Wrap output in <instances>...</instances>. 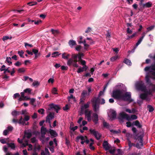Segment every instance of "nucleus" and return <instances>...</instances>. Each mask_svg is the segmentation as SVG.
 Wrapping results in <instances>:
<instances>
[{"instance_id":"nucleus-32","label":"nucleus","mask_w":155,"mask_h":155,"mask_svg":"<svg viewBox=\"0 0 155 155\" xmlns=\"http://www.w3.org/2000/svg\"><path fill=\"white\" fill-rule=\"evenodd\" d=\"M124 62L128 65H131V61L127 59H124Z\"/></svg>"},{"instance_id":"nucleus-30","label":"nucleus","mask_w":155,"mask_h":155,"mask_svg":"<svg viewBox=\"0 0 155 155\" xmlns=\"http://www.w3.org/2000/svg\"><path fill=\"white\" fill-rule=\"evenodd\" d=\"M70 55L69 54L64 53L62 54V58L65 59H68Z\"/></svg>"},{"instance_id":"nucleus-50","label":"nucleus","mask_w":155,"mask_h":155,"mask_svg":"<svg viewBox=\"0 0 155 155\" xmlns=\"http://www.w3.org/2000/svg\"><path fill=\"white\" fill-rule=\"evenodd\" d=\"M54 81V79L53 78H49L48 80V83H51V84H53Z\"/></svg>"},{"instance_id":"nucleus-47","label":"nucleus","mask_w":155,"mask_h":155,"mask_svg":"<svg viewBox=\"0 0 155 155\" xmlns=\"http://www.w3.org/2000/svg\"><path fill=\"white\" fill-rule=\"evenodd\" d=\"M32 90L30 88H27L24 90V92L25 93L30 94L31 93Z\"/></svg>"},{"instance_id":"nucleus-18","label":"nucleus","mask_w":155,"mask_h":155,"mask_svg":"<svg viewBox=\"0 0 155 155\" xmlns=\"http://www.w3.org/2000/svg\"><path fill=\"white\" fill-rule=\"evenodd\" d=\"M143 136H141L140 137V141L139 143H137L136 145V147L140 149L143 146Z\"/></svg>"},{"instance_id":"nucleus-8","label":"nucleus","mask_w":155,"mask_h":155,"mask_svg":"<svg viewBox=\"0 0 155 155\" xmlns=\"http://www.w3.org/2000/svg\"><path fill=\"white\" fill-rule=\"evenodd\" d=\"M79 140H81V143L82 144H83L85 142H86L87 143H88L89 142V140L87 139V137L86 136L77 137V141H78Z\"/></svg>"},{"instance_id":"nucleus-28","label":"nucleus","mask_w":155,"mask_h":155,"mask_svg":"<svg viewBox=\"0 0 155 155\" xmlns=\"http://www.w3.org/2000/svg\"><path fill=\"white\" fill-rule=\"evenodd\" d=\"M41 155H49V153L48 149L45 148V151L43 150L42 151Z\"/></svg>"},{"instance_id":"nucleus-19","label":"nucleus","mask_w":155,"mask_h":155,"mask_svg":"<svg viewBox=\"0 0 155 155\" xmlns=\"http://www.w3.org/2000/svg\"><path fill=\"white\" fill-rule=\"evenodd\" d=\"M90 104V102H88L87 104H84L81 106V111L82 113L84 111H85L87 110L86 109L89 107Z\"/></svg>"},{"instance_id":"nucleus-16","label":"nucleus","mask_w":155,"mask_h":155,"mask_svg":"<svg viewBox=\"0 0 155 155\" xmlns=\"http://www.w3.org/2000/svg\"><path fill=\"white\" fill-rule=\"evenodd\" d=\"M103 148L106 150H109L111 147L108 143L107 142L106 140L104 141L103 144Z\"/></svg>"},{"instance_id":"nucleus-62","label":"nucleus","mask_w":155,"mask_h":155,"mask_svg":"<svg viewBox=\"0 0 155 155\" xmlns=\"http://www.w3.org/2000/svg\"><path fill=\"white\" fill-rule=\"evenodd\" d=\"M6 139H0V142L3 144L5 143H6Z\"/></svg>"},{"instance_id":"nucleus-52","label":"nucleus","mask_w":155,"mask_h":155,"mask_svg":"<svg viewBox=\"0 0 155 155\" xmlns=\"http://www.w3.org/2000/svg\"><path fill=\"white\" fill-rule=\"evenodd\" d=\"M91 28L90 27H88L87 28V29L85 30V32L86 33H88L91 32Z\"/></svg>"},{"instance_id":"nucleus-33","label":"nucleus","mask_w":155,"mask_h":155,"mask_svg":"<svg viewBox=\"0 0 155 155\" xmlns=\"http://www.w3.org/2000/svg\"><path fill=\"white\" fill-rule=\"evenodd\" d=\"M134 125L137 127L139 128H141L142 127V125L139 123L138 120H136L134 123Z\"/></svg>"},{"instance_id":"nucleus-2","label":"nucleus","mask_w":155,"mask_h":155,"mask_svg":"<svg viewBox=\"0 0 155 155\" xmlns=\"http://www.w3.org/2000/svg\"><path fill=\"white\" fill-rule=\"evenodd\" d=\"M135 87L137 90H141L144 92V94L140 95V98L143 99L148 100V98L151 94L152 91H148L146 90L145 87L144 85V83L142 81L137 82L135 84Z\"/></svg>"},{"instance_id":"nucleus-60","label":"nucleus","mask_w":155,"mask_h":155,"mask_svg":"<svg viewBox=\"0 0 155 155\" xmlns=\"http://www.w3.org/2000/svg\"><path fill=\"white\" fill-rule=\"evenodd\" d=\"M57 90L56 88L54 87L52 91V93L54 94H57V93H56V92L57 91Z\"/></svg>"},{"instance_id":"nucleus-6","label":"nucleus","mask_w":155,"mask_h":155,"mask_svg":"<svg viewBox=\"0 0 155 155\" xmlns=\"http://www.w3.org/2000/svg\"><path fill=\"white\" fill-rule=\"evenodd\" d=\"M108 115L109 119L111 120H113L116 118V114L115 110L110 109L108 112Z\"/></svg>"},{"instance_id":"nucleus-17","label":"nucleus","mask_w":155,"mask_h":155,"mask_svg":"<svg viewBox=\"0 0 155 155\" xmlns=\"http://www.w3.org/2000/svg\"><path fill=\"white\" fill-rule=\"evenodd\" d=\"M152 5V3L151 2H149L145 4H143L142 3V4H141L140 5H141V8H150L151 7Z\"/></svg>"},{"instance_id":"nucleus-10","label":"nucleus","mask_w":155,"mask_h":155,"mask_svg":"<svg viewBox=\"0 0 155 155\" xmlns=\"http://www.w3.org/2000/svg\"><path fill=\"white\" fill-rule=\"evenodd\" d=\"M29 119V117L28 116H25V118L24 119L22 117H21L19 120L18 124H21L23 125H27L28 124V123H27L25 122V121H28Z\"/></svg>"},{"instance_id":"nucleus-11","label":"nucleus","mask_w":155,"mask_h":155,"mask_svg":"<svg viewBox=\"0 0 155 155\" xmlns=\"http://www.w3.org/2000/svg\"><path fill=\"white\" fill-rule=\"evenodd\" d=\"M31 136V134L30 133L25 132L24 136L23 139L22 140H20L19 138L18 139V142L20 143H22L24 141L26 140H25L26 138L28 139Z\"/></svg>"},{"instance_id":"nucleus-21","label":"nucleus","mask_w":155,"mask_h":155,"mask_svg":"<svg viewBox=\"0 0 155 155\" xmlns=\"http://www.w3.org/2000/svg\"><path fill=\"white\" fill-rule=\"evenodd\" d=\"M91 111L88 110H86L85 111V114L87 118V120L88 121H90L91 120Z\"/></svg>"},{"instance_id":"nucleus-40","label":"nucleus","mask_w":155,"mask_h":155,"mask_svg":"<svg viewBox=\"0 0 155 155\" xmlns=\"http://www.w3.org/2000/svg\"><path fill=\"white\" fill-rule=\"evenodd\" d=\"M72 124H73L72 123H71V126H70V128L71 130H72L73 131H74L78 128V127L77 126H75L74 127H72L71 125Z\"/></svg>"},{"instance_id":"nucleus-51","label":"nucleus","mask_w":155,"mask_h":155,"mask_svg":"<svg viewBox=\"0 0 155 155\" xmlns=\"http://www.w3.org/2000/svg\"><path fill=\"white\" fill-rule=\"evenodd\" d=\"M18 53L20 56L21 58H24L23 55L24 53V52L23 51H18Z\"/></svg>"},{"instance_id":"nucleus-3","label":"nucleus","mask_w":155,"mask_h":155,"mask_svg":"<svg viewBox=\"0 0 155 155\" xmlns=\"http://www.w3.org/2000/svg\"><path fill=\"white\" fill-rule=\"evenodd\" d=\"M84 56L83 53L78 54H72L71 55L72 58L69 59L67 62V64L69 66L72 65L74 67L77 68L78 65L77 62L78 61L77 58L78 59H81V57Z\"/></svg>"},{"instance_id":"nucleus-15","label":"nucleus","mask_w":155,"mask_h":155,"mask_svg":"<svg viewBox=\"0 0 155 155\" xmlns=\"http://www.w3.org/2000/svg\"><path fill=\"white\" fill-rule=\"evenodd\" d=\"M49 106L51 108L54 109L57 113H58V110L60 109V107L58 105H55L53 104H50Z\"/></svg>"},{"instance_id":"nucleus-29","label":"nucleus","mask_w":155,"mask_h":155,"mask_svg":"<svg viewBox=\"0 0 155 155\" xmlns=\"http://www.w3.org/2000/svg\"><path fill=\"white\" fill-rule=\"evenodd\" d=\"M49 133L53 137H55L57 136V133L53 130L50 129L49 130Z\"/></svg>"},{"instance_id":"nucleus-48","label":"nucleus","mask_w":155,"mask_h":155,"mask_svg":"<svg viewBox=\"0 0 155 155\" xmlns=\"http://www.w3.org/2000/svg\"><path fill=\"white\" fill-rule=\"evenodd\" d=\"M79 40L78 41V43L81 44L84 42V41H82L83 37L82 36H80L78 37Z\"/></svg>"},{"instance_id":"nucleus-13","label":"nucleus","mask_w":155,"mask_h":155,"mask_svg":"<svg viewBox=\"0 0 155 155\" xmlns=\"http://www.w3.org/2000/svg\"><path fill=\"white\" fill-rule=\"evenodd\" d=\"M54 117V114L50 113L47 117L46 120V122H48L50 124V127H51V124L50 120Z\"/></svg>"},{"instance_id":"nucleus-20","label":"nucleus","mask_w":155,"mask_h":155,"mask_svg":"<svg viewBox=\"0 0 155 155\" xmlns=\"http://www.w3.org/2000/svg\"><path fill=\"white\" fill-rule=\"evenodd\" d=\"M3 150L4 152L6 153V155H13L11 153L7 152L8 148L5 146L3 147ZM13 155H19V153L17 152Z\"/></svg>"},{"instance_id":"nucleus-49","label":"nucleus","mask_w":155,"mask_h":155,"mask_svg":"<svg viewBox=\"0 0 155 155\" xmlns=\"http://www.w3.org/2000/svg\"><path fill=\"white\" fill-rule=\"evenodd\" d=\"M127 33L128 34H131L132 33V31L131 28H127Z\"/></svg>"},{"instance_id":"nucleus-58","label":"nucleus","mask_w":155,"mask_h":155,"mask_svg":"<svg viewBox=\"0 0 155 155\" xmlns=\"http://www.w3.org/2000/svg\"><path fill=\"white\" fill-rule=\"evenodd\" d=\"M68 68L67 66H62L61 67V69L62 70H67Z\"/></svg>"},{"instance_id":"nucleus-36","label":"nucleus","mask_w":155,"mask_h":155,"mask_svg":"<svg viewBox=\"0 0 155 155\" xmlns=\"http://www.w3.org/2000/svg\"><path fill=\"white\" fill-rule=\"evenodd\" d=\"M83 43L84 44V49L85 50H87L88 48L89 45L86 43V41L85 40H84V42Z\"/></svg>"},{"instance_id":"nucleus-46","label":"nucleus","mask_w":155,"mask_h":155,"mask_svg":"<svg viewBox=\"0 0 155 155\" xmlns=\"http://www.w3.org/2000/svg\"><path fill=\"white\" fill-rule=\"evenodd\" d=\"M147 108L148 109L149 111L150 112H152L154 110L153 107L150 105H148L147 106Z\"/></svg>"},{"instance_id":"nucleus-7","label":"nucleus","mask_w":155,"mask_h":155,"mask_svg":"<svg viewBox=\"0 0 155 155\" xmlns=\"http://www.w3.org/2000/svg\"><path fill=\"white\" fill-rule=\"evenodd\" d=\"M98 98L94 99L93 101V105L94 110L95 112H97L99 110V105L98 104Z\"/></svg>"},{"instance_id":"nucleus-34","label":"nucleus","mask_w":155,"mask_h":155,"mask_svg":"<svg viewBox=\"0 0 155 155\" xmlns=\"http://www.w3.org/2000/svg\"><path fill=\"white\" fill-rule=\"evenodd\" d=\"M7 145L8 147H11L12 149H15V146L14 143H8Z\"/></svg>"},{"instance_id":"nucleus-35","label":"nucleus","mask_w":155,"mask_h":155,"mask_svg":"<svg viewBox=\"0 0 155 155\" xmlns=\"http://www.w3.org/2000/svg\"><path fill=\"white\" fill-rule=\"evenodd\" d=\"M106 35V36L107 40L108 41L110 40V38L111 37V33L109 31H107Z\"/></svg>"},{"instance_id":"nucleus-57","label":"nucleus","mask_w":155,"mask_h":155,"mask_svg":"<svg viewBox=\"0 0 155 155\" xmlns=\"http://www.w3.org/2000/svg\"><path fill=\"white\" fill-rule=\"evenodd\" d=\"M69 105L68 104H66L65 107H63V109L64 110H67L69 109Z\"/></svg>"},{"instance_id":"nucleus-54","label":"nucleus","mask_w":155,"mask_h":155,"mask_svg":"<svg viewBox=\"0 0 155 155\" xmlns=\"http://www.w3.org/2000/svg\"><path fill=\"white\" fill-rule=\"evenodd\" d=\"M44 110L41 108L40 109H39L38 110V112L39 113H40L41 114H42L44 113Z\"/></svg>"},{"instance_id":"nucleus-41","label":"nucleus","mask_w":155,"mask_h":155,"mask_svg":"<svg viewBox=\"0 0 155 155\" xmlns=\"http://www.w3.org/2000/svg\"><path fill=\"white\" fill-rule=\"evenodd\" d=\"M39 82L37 81H35L32 83V85L34 87H37L39 85Z\"/></svg>"},{"instance_id":"nucleus-5","label":"nucleus","mask_w":155,"mask_h":155,"mask_svg":"<svg viewBox=\"0 0 155 155\" xmlns=\"http://www.w3.org/2000/svg\"><path fill=\"white\" fill-rule=\"evenodd\" d=\"M155 58V56H154ZM145 71H149V74H147L146 76V80L147 82L149 83V76L148 74H152L151 76L150 77L154 79H155V66L152 65L150 67H146L144 69Z\"/></svg>"},{"instance_id":"nucleus-24","label":"nucleus","mask_w":155,"mask_h":155,"mask_svg":"<svg viewBox=\"0 0 155 155\" xmlns=\"http://www.w3.org/2000/svg\"><path fill=\"white\" fill-rule=\"evenodd\" d=\"M93 120L94 122L96 124L98 120V115L96 114H94L93 115Z\"/></svg>"},{"instance_id":"nucleus-37","label":"nucleus","mask_w":155,"mask_h":155,"mask_svg":"<svg viewBox=\"0 0 155 155\" xmlns=\"http://www.w3.org/2000/svg\"><path fill=\"white\" fill-rule=\"evenodd\" d=\"M11 61V58L10 57H7L6 58V62L9 65H10L12 64V62Z\"/></svg>"},{"instance_id":"nucleus-64","label":"nucleus","mask_w":155,"mask_h":155,"mask_svg":"<svg viewBox=\"0 0 155 155\" xmlns=\"http://www.w3.org/2000/svg\"><path fill=\"white\" fill-rule=\"evenodd\" d=\"M81 46L80 45H77L75 48V49L77 51H79L81 49Z\"/></svg>"},{"instance_id":"nucleus-27","label":"nucleus","mask_w":155,"mask_h":155,"mask_svg":"<svg viewBox=\"0 0 155 155\" xmlns=\"http://www.w3.org/2000/svg\"><path fill=\"white\" fill-rule=\"evenodd\" d=\"M119 56L117 55L111 57L110 59V60L111 61L114 62L119 59Z\"/></svg>"},{"instance_id":"nucleus-59","label":"nucleus","mask_w":155,"mask_h":155,"mask_svg":"<svg viewBox=\"0 0 155 155\" xmlns=\"http://www.w3.org/2000/svg\"><path fill=\"white\" fill-rule=\"evenodd\" d=\"M33 150L34 152L32 153V155H38V153L36 152V147H34Z\"/></svg>"},{"instance_id":"nucleus-39","label":"nucleus","mask_w":155,"mask_h":155,"mask_svg":"<svg viewBox=\"0 0 155 155\" xmlns=\"http://www.w3.org/2000/svg\"><path fill=\"white\" fill-rule=\"evenodd\" d=\"M78 61L80 62L81 64L83 66H86V62L84 60H82L81 59H78Z\"/></svg>"},{"instance_id":"nucleus-43","label":"nucleus","mask_w":155,"mask_h":155,"mask_svg":"<svg viewBox=\"0 0 155 155\" xmlns=\"http://www.w3.org/2000/svg\"><path fill=\"white\" fill-rule=\"evenodd\" d=\"M68 98L69 101H70V100L71 99H72L74 101H76L75 97H74L72 94H70V96L68 97Z\"/></svg>"},{"instance_id":"nucleus-23","label":"nucleus","mask_w":155,"mask_h":155,"mask_svg":"<svg viewBox=\"0 0 155 155\" xmlns=\"http://www.w3.org/2000/svg\"><path fill=\"white\" fill-rule=\"evenodd\" d=\"M124 110L127 112L129 113H134L135 112V110L134 108H132L131 110L129 109L124 108Z\"/></svg>"},{"instance_id":"nucleus-1","label":"nucleus","mask_w":155,"mask_h":155,"mask_svg":"<svg viewBox=\"0 0 155 155\" xmlns=\"http://www.w3.org/2000/svg\"><path fill=\"white\" fill-rule=\"evenodd\" d=\"M124 87V85L120 83L116 86V89L113 92V97L117 100L127 101L129 103L133 102V99L131 98L130 93H125L123 89Z\"/></svg>"},{"instance_id":"nucleus-55","label":"nucleus","mask_w":155,"mask_h":155,"mask_svg":"<svg viewBox=\"0 0 155 155\" xmlns=\"http://www.w3.org/2000/svg\"><path fill=\"white\" fill-rule=\"evenodd\" d=\"M18 72L19 73L24 72L25 71V70L24 68H21L19 69L18 70Z\"/></svg>"},{"instance_id":"nucleus-9","label":"nucleus","mask_w":155,"mask_h":155,"mask_svg":"<svg viewBox=\"0 0 155 155\" xmlns=\"http://www.w3.org/2000/svg\"><path fill=\"white\" fill-rule=\"evenodd\" d=\"M89 94L88 93L87 91H83L81 94L80 102L82 103L84 102L85 100L86 97L89 96Z\"/></svg>"},{"instance_id":"nucleus-26","label":"nucleus","mask_w":155,"mask_h":155,"mask_svg":"<svg viewBox=\"0 0 155 155\" xmlns=\"http://www.w3.org/2000/svg\"><path fill=\"white\" fill-rule=\"evenodd\" d=\"M68 44L71 48L73 47L76 44V41L73 40H70L68 42Z\"/></svg>"},{"instance_id":"nucleus-12","label":"nucleus","mask_w":155,"mask_h":155,"mask_svg":"<svg viewBox=\"0 0 155 155\" xmlns=\"http://www.w3.org/2000/svg\"><path fill=\"white\" fill-rule=\"evenodd\" d=\"M90 133L93 134L95 136L96 139L97 140H99L101 137V135L98 132L96 131L94 129H91L90 130Z\"/></svg>"},{"instance_id":"nucleus-22","label":"nucleus","mask_w":155,"mask_h":155,"mask_svg":"<svg viewBox=\"0 0 155 155\" xmlns=\"http://www.w3.org/2000/svg\"><path fill=\"white\" fill-rule=\"evenodd\" d=\"M87 68L88 67L87 66H83L82 68L80 67L78 68L77 72L78 73H79L81 72H83L84 70L86 71Z\"/></svg>"},{"instance_id":"nucleus-45","label":"nucleus","mask_w":155,"mask_h":155,"mask_svg":"<svg viewBox=\"0 0 155 155\" xmlns=\"http://www.w3.org/2000/svg\"><path fill=\"white\" fill-rule=\"evenodd\" d=\"M12 38V37L11 36L9 37L8 36H5L3 37L2 38V40L4 41H5L8 39H11Z\"/></svg>"},{"instance_id":"nucleus-38","label":"nucleus","mask_w":155,"mask_h":155,"mask_svg":"<svg viewBox=\"0 0 155 155\" xmlns=\"http://www.w3.org/2000/svg\"><path fill=\"white\" fill-rule=\"evenodd\" d=\"M61 54H59L58 52L57 51H55L52 54V57L53 58L56 57L57 56H58Z\"/></svg>"},{"instance_id":"nucleus-25","label":"nucleus","mask_w":155,"mask_h":155,"mask_svg":"<svg viewBox=\"0 0 155 155\" xmlns=\"http://www.w3.org/2000/svg\"><path fill=\"white\" fill-rule=\"evenodd\" d=\"M47 130L46 128L44 127H42L41 128V132L42 134V137L44 138L45 137V135L46 132Z\"/></svg>"},{"instance_id":"nucleus-56","label":"nucleus","mask_w":155,"mask_h":155,"mask_svg":"<svg viewBox=\"0 0 155 155\" xmlns=\"http://www.w3.org/2000/svg\"><path fill=\"white\" fill-rule=\"evenodd\" d=\"M145 35H146V33L145 32H143L142 34L143 36L141 38H140L139 40V41H140V42H141L143 39V38L144 37Z\"/></svg>"},{"instance_id":"nucleus-61","label":"nucleus","mask_w":155,"mask_h":155,"mask_svg":"<svg viewBox=\"0 0 155 155\" xmlns=\"http://www.w3.org/2000/svg\"><path fill=\"white\" fill-rule=\"evenodd\" d=\"M12 114L13 116H15L18 115V112L16 111H14L12 112Z\"/></svg>"},{"instance_id":"nucleus-53","label":"nucleus","mask_w":155,"mask_h":155,"mask_svg":"<svg viewBox=\"0 0 155 155\" xmlns=\"http://www.w3.org/2000/svg\"><path fill=\"white\" fill-rule=\"evenodd\" d=\"M103 124L104 126L105 127L107 128H108L109 127V124L107 123L105 120L103 122Z\"/></svg>"},{"instance_id":"nucleus-42","label":"nucleus","mask_w":155,"mask_h":155,"mask_svg":"<svg viewBox=\"0 0 155 155\" xmlns=\"http://www.w3.org/2000/svg\"><path fill=\"white\" fill-rule=\"evenodd\" d=\"M109 152L110 153L113 154L115 150V149L114 147H110V148L109 149Z\"/></svg>"},{"instance_id":"nucleus-44","label":"nucleus","mask_w":155,"mask_h":155,"mask_svg":"<svg viewBox=\"0 0 155 155\" xmlns=\"http://www.w3.org/2000/svg\"><path fill=\"white\" fill-rule=\"evenodd\" d=\"M136 32L134 33L132 35L130 36H128L127 38V39H131L134 37L137 34Z\"/></svg>"},{"instance_id":"nucleus-63","label":"nucleus","mask_w":155,"mask_h":155,"mask_svg":"<svg viewBox=\"0 0 155 155\" xmlns=\"http://www.w3.org/2000/svg\"><path fill=\"white\" fill-rule=\"evenodd\" d=\"M19 121V120H18V119H17L15 117H14L12 120L13 122L14 123H18Z\"/></svg>"},{"instance_id":"nucleus-4","label":"nucleus","mask_w":155,"mask_h":155,"mask_svg":"<svg viewBox=\"0 0 155 155\" xmlns=\"http://www.w3.org/2000/svg\"><path fill=\"white\" fill-rule=\"evenodd\" d=\"M118 118L121 122H123L124 120L125 119L128 121L136 120L137 118V117L135 115H133L130 116L127 114L122 112L119 114Z\"/></svg>"},{"instance_id":"nucleus-31","label":"nucleus","mask_w":155,"mask_h":155,"mask_svg":"<svg viewBox=\"0 0 155 155\" xmlns=\"http://www.w3.org/2000/svg\"><path fill=\"white\" fill-rule=\"evenodd\" d=\"M51 31L52 32V34L54 36L56 35L59 33V31L58 30H54L52 29L51 30Z\"/></svg>"},{"instance_id":"nucleus-14","label":"nucleus","mask_w":155,"mask_h":155,"mask_svg":"<svg viewBox=\"0 0 155 155\" xmlns=\"http://www.w3.org/2000/svg\"><path fill=\"white\" fill-rule=\"evenodd\" d=\"M28 145L29 148L28 149V151H31L32 149V146L31 144H28V141L27 140H25V143H22L21 147H25L26 146Z\"/></svg>"}]
</instances>
